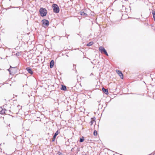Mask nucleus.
<instances>
[{
    "instance_id": "39448f33",
    "label": "nucleus",
    "mask_w": 155,
    "mask_h": 155,
    "mask_svg": "<svg viewBox=\"0 0 155 155\" xmlns=\"http://www.w3.org/2000/svg\"><path fill=\"white\" fill-rule=\"evenodd\" d=\"M60 133V131L59 130H57L56 132H55V133L54 134V135L53 138L52 139V142H54L55 139V138L56 137V136Z\"/></svg>"
},
{
    "instance_id": "f03ea898",
    "label": "nucleus",
    "mask_w": 155,
    "mask_h": 155,
    "mask_svg": "<svg viewBox=\"0 0 155 155\" xmlns=\"http://www.w3.org/2000/svg\"><path fill=\"white\" fill-rule=\"evenodd\" d=\"M52 8L54 12L55 13H59L60 9L59 7L56 4H53L52 5Z\"/></svg>"
},
{
    "instance_id": "20e7f679",
    "label": "nucleus",
    "mask_w": 155,
    "mask_h": 155,
    "mask_svg": "<svg viewBox=\"0 0 155 155\" xmlns=\"http://www.w3.org/2000/svg\"><path fill=\"white\" fill-rule=\"evenodd\" d=\"M42 24L44 26L48 27L49 25V21L46 19H43L41 21Z\"/></svg>"
},
{
    "instance_id": "f8f14e48",
    "label": "nucleus",
    "mask_w": 155,
    "mask_h": 155,
    "mask_svg": "<svg viewBox=\"0 0 155 155\" xmlns=\"http://www.w3.org/2000/svg\"><path fill=\"white\" fill-rule=\"evenodd\" d=\"M16 67H12L11 66H10V68L8 70L9 72L10 73V72H11V71L13 69H16Z\"/></svg>"
},
{
    "instance_id": "a211bd4d",
    "label": "nucleus",
    "mask_w": 155,
    "mask_h": 155,
    "mask_svg": "<svg viewBox=\"0 0 155 155\" xmlns=\"http://www.w3.org/2000/svg\"><path fill=\"white\" fill-rule=\"evenodd\" d=\"M93 134H94V136H97V131L96 130H94V132L93 133Z\"/></svg>"
},
{
    "instance_id": "f257e3e1",
    "label": "nucleus",
    "mask_w": 155,
    "mask_h": 155,
    "mask_svg": "<svg viewBox=\"0 0 155 155\" xmlns=\"http://www.w3.org/2000/svg\"><path fill=\"white\" fill-rule=\"evenodd\" d=\"M39 12L41 16L42 17H44L46 15L47 11L45 8H41L39 10Z\"/></svg>"
},
{
    "instance_id": "412c9836",
    "label": "nucleus",
    "mask_w": 155,
    "mask_h": 155,
    "mask_svg": "<svg viewBox=\"0 0 155 155\" xmlns=\"http://www.w3.org/2000/svg\"><path fill=\"white\" fill-rule=\"evenodd\" d=\"M149 155H152L151 154H150ZM153 155H154V154H153Z\"/></svg>"
},
{
    "instance_id": "0eeeda50",
    "label": "nucleus",
    "mask_w": 155,
    "mask_h": 155,
    "mask_svg": "<svg viewBox=\"0 0 155 155\" xmlns=\"http://www.w3.org/2000/svg\"><path fill=\"white\" fill-rule=\"evenodd\" d=\"M26 70L28 71V72L31 74H33V71L31 69V68L30 67H27L26 68Z\"/></svg>"
},
{
    "instance_id": "7ed1b4c3",
    "label": "nucleus",
    "mask_w": 155,
    "mask_h": 155,
    "mask_svg": "<svg viewBox=\"0 0 155 155\" xmlns=\"http://www.w3.org/2000/svg\"><path fill=\"white\" fill-rule=\"evenodd\" d=\"M99 49L101 53H104L107 56H108V54L104 48L101 46L99 48Z\"/></svg>"
},
{
    "instance_id": "9d476101",
    "label": "nucleus",
    "mask_w": 155,
    "mask_h": 155,
    "mask_svg": "<svg viewBox=\"0 0 155 155\" xmlns=\"http://www.w3.org/2000/svg\"><path fill=\"white\" fill-rule=\"evenodd\" d=\"M54 64V61L53 60H52L50 62V68H52Z\"/></svg>"
},
{
    "instance_id": "1a4fd4ad",
    "label": "nucleus",
    "mask_w": 155,
    "mask_h": 155,
    "mask_svg": "<svg viewBox=\"0 0 155 155\" xmlns=\"http://www.w3.org/2000/svg\"><path fill=\"white\" fill-rule=\"evenodd\" d=\"M102 90L103 92L106 94L107 95L108 94V92L107 89H105L104 87H103L102 88Z\"/></svg>"
},
{
    "instance_id": "9b49d317",
    "label": "nucleus",
    "mask_w": 155,
    "mask_h": 155,
    "mask_svg": "<svg viewBox=\"0 0 155 155\" xmlns=\"http://www.w3.org/2000/svg\"><path fill=\"white\" fill-rule=\"evenodd\" d=\"M61 90L65 91L67 90L66 87L63 85H61Z\"/></svg>"
},
{
    "instance_id": "4be33fe9",
    "label": "nucleus",
    "mask_w": 155,
    "mask_h": 155,
    "mask_svg": "<svg viewBox=\"0 0 155 155\" xmlns=\"http://www.w3.org/2000/svg\"><path fill=\"white\" fill-rule=\"evenodd\" d=\"M15 7H12V8H15Z\"/></svg>"
},
{
    "instance_id": "423d86ee",
    "label": "nucleus",
    "mask_w": 155,
    "mask_h": 155,
    "mask_svg": "<svg viewBox=\"0 0 155 155\" xmlns=\"http://www.w3.org/2000/svg\"><path fill=\"white\" fill-rule=\"evenodd\" d=\"M116 72L120 76L121 78L123 79V75L121 71L118 70H117Z\"/></svg>"
},
{
    "instance_id": "f3484780",
    "label": "nucleus",
    "mask_w": 155,
    "mask_h": 155,
    "mask_svg": "<svg viewBox=\"0 0 155 155\" xmlns=\"http://www.w3.org/2000/svg\"><path fill=\"white\" fill-rule=\"evenodd\" d=\"M84 137H82L79 140V141L80 142H82L84 141Z\"/></svg>"
},
{
    "instance_id": "ddd939ff",
    "label": "nucleus",
    "mask_w": 155,
    "mask_h": 155,
    "mask_svg": "<svg viewBox=\"0 0 155 155\" xmlns=\"http://www.w3.org/2000/svg\"><path fill=\"white\" fill-rule=\"evenodd\" d=\"M80 14L81 15H85V16H87V14L86 13H85L84 12H80Z\"/></svg>"
},
{
    "instance_id": "6e6552de",
    "label": "nucleus",
    "mask_w": 155,
    "mask_h": 155,
    "mask_svg": "<svg viewBox=\"0 0 155 155\" xmlns=\"http://www.w3.org/2000/svg\"><path fill=\"white\" fill-rule=\"evenodd\" d=\"M91 120L89 123L90 125L91 126L93 125L94 122H95V118L94 117L91 118Z\"/></svg>"
},
{
    "instance_id": "4468645a",
    "label": "nucleus",
    "mask_w": 155,
    "mask_h": 155,
    "mask_svg": "<svg viewBox=\"0 0 155 155\" xmlns=\"http://www.w3.org/2000/svg\"><path fill=\"white\" fill-rule=\"evenodd\" d=\"M152 13L154 20L155 21V12L154 11H152Z\"/></svg>"
},
{
    "instance_id": "dca6fc26",
    "label": "nucleus",
    "mask_w": 155,
    "mask_h": 155,
    "mask_svg": "<svg viewBox=\"0 0 155 155\" xmlns=\"http://www.w3.org/2000/svg\"><path fill=\"white\" fill-rule=\"evenodd\" d=\"M93 44V42L92 41H91L89 42L87 45V46H89L92 45Z\"/></svg>"
},
{
    "instance_id": "aec40b11",
    "label": "nucleus",
    "mask_w": 155,
    "mask_h": 155,
    "mask_svg": "<svg viewBox=\"0 0 155 155\" xmlns=\"http://www.w3.org/2000/svg\"><path fill=\"white\" fill-rule=\"evenodd\" d=\"M58 155H63V154L61 153H60Z\"/></svg>"
},
{
    "instance_id": "2eb2a0df",
    "label": "nucleus",
    "mask_w": 155,
    "mask_h": 155,
    "mask_svg": "<svg viewBox=\"0 0 155 155\" xmlns=\"http://www.w3.org/2000/svg\"><path fill=\"white\" fill-rule=\"evenodd\" d=\"M5 109H2V110L0 111V113L2 114H5Z\"/></svg>"
},
{
    "instance_id": "6ab92c4d",
    "label": "nucleus",
    "mask_w": 155,
    "mask_h": 155,
    "mask_svg": "<svg viewBox=\"0 0 155 155\" xmlns=\"http://www.w3.org/2000/svg\"><path fill=\"white\" fill-rule=\"evenodd\" d=\"M16 55L17 56H19L21 55V54H20L19 53H18L16 54Z\"/></svg>"
}]
</instances>
